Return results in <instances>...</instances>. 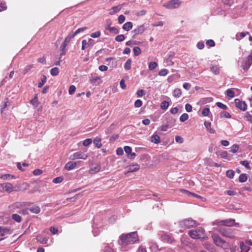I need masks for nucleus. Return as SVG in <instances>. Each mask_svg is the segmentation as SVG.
Instances as JSON below:
<instances>
[{"label": "nucleus", "instance_id": "f257e3e1", "mask_svg": "<svg viewBox=\"0 0 252 252\" xmlns=\"http://www.w3.org/2000/svg\"><path fill=\"white\" fill-rule=\"evenodd\" d=\"M238 223H235V220L227 219L222 220H216L212 222V225H218V226L214 227L220 234L226 238L230 239H234L235 238L236 230L231 228L222 227L221 226H231L233 225H238Z\"/></svg>", "mask_w": 252, "mask_h": 252}, {"label": "nucleus", "instance_id": "f03ea898", "mask_svg": "<svg viewBox=\"0 0 252 252\" xmlns=\"http://www.w3.org/2000/svg\"><path fill=\"white\" fill-rule=\"evenodd\" d=\"M139 242V237L136 231L122 234L119 236L118 244L126 246Z\"/></svg>", "mask_w": 252, "mask_h": 252}, {"label": "nucleus", "instance_id": "7ed1b4c3", "mask_svg": "<svg viewBox=\"0 0 252 252\" xmlns=\"http://www.w3.org/2000/svg\"><path fill=\"white\" fill-rule=\"evenodd\" d=\"M211 236L214 244L216 246L220 247L224 249H227L225 251V252H235V248H231L230 249H228L230 248V244L229 243L222 239L218 234L212 233Z\"/></svg>", "mask_w": 252, "mask_h": 252}, {"label": "nucleus", "instance_id": "20e7f679", "mask_svg": "<svg viewBox=\"0 0 252 252\" xmlns=\"http://www.w3.org/2000/svg\"><path fill=\"white\" fill-rule=\"evenodd\" d=\"M189 235L193 239H203L204 237V230L199 227L195 230H191L189 231Z\"/></svg>", "mask_w": 252, "mask_h": 252}, {"label": "nucleus", "instance_id": "39448f33", "mask_svg": "<svg viewBox=\"0 0 252 252\" xmlns=\"http://www.w3.org/2000/svg\"><path fill=\"white\" fill-rule=\"evenodd\" d=\"M180 226L184 228H190L197 226L198 222L191 218L185 219L179 222Z\"/></svg>", "mask_w": 252, "mask_h": 252}, {"label": "nucleus", "instance_id": "423d86ee", "mask_svg": "<svg viewBox=\"0 0 252 252\" xmlns=\"http://www.w3.org/2000/svg\"><path fill=\"white\" fill-rule=\"evenodd\" d=\"M181 4L180 0H170L163 4V6L167 9H175L179 7Z\"/></svg>", "mask_w": 252, "mask_h": 252}, {"label": "nucleus", "instance_id": "0eeeda50", "mask_svg": "<svg viewBox=\"0 0 252 252\" xmlns=\"http://www.w3.org/2000/svg\"><path fill=\"white\" fill-rule=\"evenodd\" d=\"M89 157L88 154H86L85 152L78 151L73 154L71 156V158L72 160L81 159L85 160Z\"/></svg>", "mask_w": 252, "mask_h": 252}, {"label": "nucleus", "instance_id": "6e6552de", "mask_svg": "<svg viewBox=\"0 0 252 252\" xmlns=\"http://www.w3.org/2000/svg\"><path fill=\"white\" fill-rule=\"evenodd\" d=\"M19 189H16L13 185L9 182L4 183V191L7 193H11L13 191H18Z\"/></svg>", "mask_w": 252, "mask_h": 252}, {"label": "nucleus", "instance_id": "1a4fd4ad", "mask_svg": "<svg viewBox=\"0 0 252 252\" xmlns=\"http://www.w3.org/2000/svg\"><path fill=\"white\" fill-rule=\"evenodd\" d=\"M235 105L237 108L243 111H246L247 110V105L244 101H242L237 98L235 99Z\"/></svg>", "mask_w": 252, "mask_h": 252}, {"label": "nucleus", "instance_id": "9d476101", "mask_svg": "<svg viewBox=\"0 0 252 252\" xmlns=\"http://www.w3.org/2000/svg\"><path fill=\"white\" fill-rule=\"evenodd\" d=\"M80 162V161H75V162L69 161L65 164V166H64V169L68 171L71 170L75 168V167L76 166V165L77 164L79 163Z\"/></svg>", "mask_w": 252, "mask_h": 252}, {"label": "nucleus", "instance_id": "9b49d317", "mask_svg": "<svg viewBox=\"0 0 252 252\" xmlns=\"http://www.w3.org/2000/svg\"><path fill=\"white\" fill-rule=\"evenodd\" d=\"M252 63H251L249 60L247 59H245L243 60L241 63V67L243 68V69L245 71H247L249 67L252 65Z\"/></svg>", "mask_w": 252, "mask_h": 252}, {"label": "nucleus", "instance_id": "f8f14e48", "mask_svg": "<svg viewBox=\"0 0 252 252\" xmlns=\"http://www.w3.org/2000/svg\"><path fill=\"white\" fill-rule=\"evenodd\" d=\"M101 169V167L99 164H93L90 167L89 173L94 174L98 172Z\"/></svg>", "mask_w": 252, "mask_h": 252}, {"label": "nucleus", "instance_id": "ddd939ff", "mask_svg": "<svg viewBox=\"0 0 252 252\" xmlns=\"http://www.w3.org/2000/svg\"><path fill=\"white\" fill-rule=\"evenodd\" d=\"M72 35H71L70 33L66 37L61 45L60 48H62L63 50V49H65L66 46L68 45L69 43L70 42L71 39L73 38Z\"/></svg>", "mask_w": 252, "mask_h": 252}, {"label": "nucleus", "instance_id": "4468645a", "mask_svg": "<svg viewBox=\"0 0 252 252\" xmlns=\"http://www.w3.org/2000/svg\"><path fill=\"white\" fill-rule=\"evenodd\" d=\"M140 168L139 165L137 164H132L127 167V173L134 172L138 171Z\"/></svg>", "mask_w": 252, "mask_h": 252}, {"label": "nucleus", "instance_id": "2eb2a0df", "mask_svg": "<svg viewBox=\"0 0 252 252\" xmlns=\"http://www.w3.org/2000/svg\"><path fill=\"white\" fill-rule=\"evenodd\" d=\"M123 5V4L118 5L117 6L113 7L109 10V14L110 15L116 14L118 11H119L121 10Z\"/></svg>", "mask_w": 252, "mask_h": 252}, {"label": "nucleus", "instance_id": "dca6fc26", "mask_svg": "<svg viewBox=\"0 0 252 252\" xmlns=\"http://www.w3.org/2000/svg\"><path fill=\"white\" fill-rule=\"evenodd\" d=\"M28 210L32 213L37 214L40 212L41 209L38 206L33 205L28 208Z\"/></svg>", "mask_w": 252, "mask_h": 252}, {"label": "nucleus", "instance_id": "f3484780", "mask_svg": "<svg viewBox=\"0 0 252 252\" xmlns=\"http://www.w3.org/2000/svg\"><path fill=\"white\" fill-rule=\"evenodd\" d=\"M159 235H160L161 236V238L162 240L166 241L168 243L172 242L173 239L169 235H168L166 234H165L163 232L159 233Z\"/></svg>", "mask_w": 252, "mask_h": 252}, {"label": "nucleus", "instance_id": "a211bd4d", "mask_svg": "<svg viewBox=\"0 0 252 252\" xmlns=\"http://www.w3.org/2000/svg\"><path fill=\"white\" fill-rule=\"evenodd\" d=\"M151 142L155 144H158L160 142V138L159 136L155 132L151 136Z\"/></svg>", "mask_w": 252, "mask_h": 252}, {"label": "nucleus", "instance_id": "6ab92c4d", "mask_svg": "<svg viewBox=\"0 0 252 252\" xmlns=\"http://www.w3.org/2000/svg\"><path fill=\"white\" fill-rule=\"evenodd\" d=\"M10 230L9 228L5 226H0V235L4 236L6 234L10 233Z\"/></svg>", "mask_w": 252, "mask_h": 252}, {"label": "nucleus", "instance_id": "aec40b11", "mask_svg": "<svg viewBox=\"0 0 252 252\" xmlns=\"http://www.w3.org/2000/svg\"><path fill=\"white\" fill-rule=\"evenodd\" d=\"M240 247L241 252H248L250 251V247L243 242L240 243Z\"/></svg>", "mask_w": 252, "mask_h": 252}, {"label": "nucleus", "instance_id": "412c9836", "mask_svg": "<svg viewBox=\"0 0 252 252\" xmlns=\"http://www.w3.org/2000/svg\"><path fill=\"white\" fill-rule=\"evenodd\" d=\"M210 70L215 75H218L220 73V68L217 65H211Z\"/></svg>", "mask_w": 252, "mask_h": 252}, {"label": "nucleus", "instance_id": "4be33fe9", "mask_svg": "<svg viewBox=\"0 0 252 252\" xmlns=\"http://www.w3.org/2000/svg\"><path fill=\"white\" fill-rule=\"evenodd\" d=\"M101 139L98 137H96L94 140V143L96 147L100 148L102 146Z\"/></svg>", "mask_w": 252, "mask_h": 252}, {"label": "nucleus", "instance_id": "5701e85b", "mask_svg": "<svg viewBox=\"0 0 252 252\" xmlns=\"http://www.w3.org/2000/svg\"><path fill=\"white\" fill-rule=\"evenodd\" d=\"M36 239L37 241L39 242L41 244H45L47 242V239L46 237L43 236L42 235H38L36 237Z\"/></svg>", "mask_w": 252, "mask_h": 252}, {"label": "nucleus", "instance_id": "b1692460", "mask_svg": "<svg viewBox=\"0 0 252 252\" xmlns=\"http://www.w3.org/2000/svg\"><path fill=\"white\" fill-rule=\"evenodd\" d=\"M93 233L94 234V236H96L97 235V233L95 234V227H96V228L100 227V225L98 224L97 223V216L95 218H94V225L93 226Z\"/></svg>", "mask_w": 252, "mask_h": 252}, {"label": "nucleus", "instance_id": "393cba45", "mask_svg": "<svg viewBox=\"0 0 252 252\" xmlns=\"http://www.w3.org/2000/svg\"><path fill=\"white\" fill-rule=\"evenodd\" d=\"M105 28L106 30H108L110 32L114 33L116 34L119 32V31L117 28L114 27H110V25L109 24L106 25L105 26Z\"/></svg>", "mask_w": 252, "mask_h": 252}, {"label": "nucleus", "instance_id": "a878e982", "mask_svg": "<svg viewBox=\"0 0 252 252\" xmlns=\"http://www.w3.org/2000/svg\"><path fill=\"white\" fill-rule=\"evenodd\" d=\"M204 126L210 133H215V130L214 129L211 128V124L210 122H205Z\"/></svg>", "mask_w": 252, "mask_h": 252}, {"label": "nucleus", "instance_id": "bb28decb", "mask_svg": "<svg viewBox=\"0 0 252 252\" xmlns=\"http://www.w3.org/2000/svg\"><path fill=\"white\" fill-rule=\"evenodd\" d=\"M132 28V24L130 22H128L126 23L123 26V29L126 31H128L130 30H131Z\"/></svg>", "mask_w": 252, "mask_h": 252}, {"label": "nucleus", "instance_id": "cd10ccee", "mask_svg": "<svg viewBox=\"0 0 252 252\" xmlns=\"http://www.w3.org/2000/svg\"><path fill=\"white\" fill-rule=\"evenodd\" d=\"M240 163L243 166H244L247 169H251V167L250 165V162L247 160H241Z\"/></svg>", "mask_w": 252, "mask_h": 252}, {"label": "nucleus", "instance_id": "c85d7f7f", "mask_svg": "<svg viewBox=\"0 0 252 252\" xmlns=\"http://www.w3.org/2000/svg\"><path fill=\"white\" fill-rule=\"evenodd\" d=\"M182 94V91L180 89H176L174 90L173 95L175 97H179Z\"/></svg>", "mask_w": 252, "mask_h": 252}, {"label": "nucleus", "instance_id": "c756f323", "mask_svg": "<svg viewBox=\"0 0 252 252\" xmlns=\"http://www.w3.org/2000/svg\"><path fill=\"white\" fill-rule=\"evenodd\" d=\"M12 219L17 222H20L22 220V218L18 214H14L11 216Z\"/></svg>", "mask_w": 252, "mask_h": 252}, {"label": "nucleus", "instance_id": "7c9ffc66", "mask_svg": "<svg viewBox=\"0 0 252 252\" xmlns=\"http://www.w3.org/2000/svg\"><path fill=\"white\" fill-rule=\"evenodd\" d=\"M169 106V102L166 101H162L160 104V108L162 110H166Z\"/></svg>", "mask_w": 252, "mask_h": 252}, {"label": "nucleus", "instance_id": "2f4dec72", "mask_svg": "<svg viewBox=\"0 0 252 252\" xmlns=\"http://www.w3.org/2000/svg\"><path fill=\"white\" fill-rule=\"evenodd\" d=\"M248 179V177L246 174H242L239 176V181L241 183L246 182Z\"/></svg>", "mask_w": 252, "mask_h": 252}, {"label": "nucleus", "instance_id": "473e14b6", "mask_svg": "<svg viewBox=\"0 0 252 252\" xmlns=\"http://www.w3.org/2000/svg\"><path fill=\"white\" fill-rule=\"evenodd\" d=\"M87 29L86 27H83L81 28H79L77 29L74 32H70V34L72 35L73 37H74L78 33L85 31Z\"/></svg>", "mask_w": 252, "mask_h": 252}, {"label": "nucleus", "instance_id": "72a5a7b5", "mask_svg": "<svg viewBox=\"0 0 252 252\" xmlns=\"http://www.w3.org/2000/svg\"><path fill=\"white\" fill-rule=\"evenodd\" d=\"M46 77L45 75H42L41 78V81L38 84V87L39 88H41L46 82Z\"/></svg>", "mask_w": 252, "mask_h": 252}, {"label": "nucleus", "instance_id": "f704fd0d", "mask_svg": "<svg viewBox=\"0 0 252 252\" xmlns=\"http://www.w3.org/2000/svg\"><path fill=\"white\" fill-rule=\"evenodd\" d=\"M10 178L14 179L15 177L14 176L9 174L1 175L0 176V178L3 180H8Z\"/></svg>", "mask_w": 252, "mask_h": 252}, {"label": "nucleus", "instance_id": "c9c22d12", "mask_svg": "<svg viewBox=\"0 0 252 252\" xmlns=\"http://www.w3.org/2000/svg\"><path fill=\"white\" fill-rule=\"evenodd\" d=\"M158 66V63L155 62H151L149 63V69L150 70L155 69Z\"/></svg>", "mask_w": 252, "mask_h": 252}, {"label": "nucleus", "instance_id": "e433bc0d", "mask_svg": "<svg viewBox=\"0 0 252 252\" xmlns=\"http://www.w3.org/2000/svg\"><path fill=\"white\" fill-rule=\"evenodd\" d=\"M59 72V68L57 67L52 68L50 70V73L52 76H57Z\"/></svg>", "mask_w": 252, "mask_h": 252}, {"label": "nucleus", "instance_id": "4c0bfd02", "mask_svg": "<svg viewBox=\"0 0 252 252\" xmlns=\"http://www.w3.org/2000/svg\"><path fill=\"white\" fill-rule=\"evenodd\" d=\"M221 1L224 5L231 6L234 3V0H221Z\"/></svg>", "mask_w": 252, "mask_h": 252}, {"label": "nucleus", "instance_id": "58836bf2", "mask_svg": "<svg viewBox=\"0 0 252 252\" xmlns=\"http://www.w3.org/2000/svg\"><path fill=\"white\" fill-rule=\"evenodd\" d=\"M131 60L130 59L127 60L125 63L124 67L126 70H129L131 68Z\"/></svg>", "mask_w": 252, "mask_h": 252}, {"label": "nucleus", "instance_id": "ea45409f", "mask_svg": "<svg viewBox=\"0 0 252 252\" xmlns=\"http://www.w3.org/2000/svg\"><path fill=\"white\" fill-rule=\"evenodd\" d=\"M226 94L228 97L231 98L234 97L235 96V93L234 91L230 89L226 90Z\"/></svg>", "mask_w": 252, "mask_h": 252}, {"label": "nucleus", "instance_id": "a19ab883", "mask_svg": "<svg viewBox=\"0 0 252 252\" xmlns=\"http://www.w3.org/2000/svg\"><path fill=\"white\" fill-rule=\"evenodd\" d=\"M133 51L134 55L135 56H139L141 53V49L138 47H134V48L133 49Z\"/></svg>", "mask_w": 252, "mask_h": 252}, {"label": "nucleus", "instance_id": "79ce46f5", "mask_svg": "<svg viewBox=\"0 0 252 252\" xmlns=\"http://www.w3.org/2000/svg\"><path fill=\"white\" fill-rule=\"evenodd\" d=\"M220 118H230L231 115L230 114L226 112V111H222L220 114Z\"/></svg>", "mask_w": 252, "mask_h": 252}, {"label": "nucleus", "instance_id": "37998d69", "mask_svg": "<svg viewBox=\"0 0 252 252\" xmlns=\"http://www.w3.org/2000/svg\"><path fill=\"white\" fill-rule=\"evenodd\" d=\"M189 119L188 114L187 113L183 114L180 117V121L182 122H184Z\"/></svg>", "mask_w": 252, "mask_h": 252}, {"label": "nucleus", "instance_id": "c03bdc74", "mask_svg": "<svg viewBox=\"0 0 252 252\" xmlns=\"http://www.w3.org/2000/svg\"><path fill=\"white\" fill-rule=\"evenodd\" d=\"M174 64V62L170 59H166L164 61V66H171Z\"/></svg>", "mask_w": 252, "mask_h": 252}, {"label": "nucleus", "instance_id": "a18cd8bd", "mask_svg": "<svg viewBox=\"0 0 252 252\" xmlns=\"http://www.w3.org/2000/svg\"><path fill=\"white\" fill-rule=\"evenodd\" d=\"M168 72L169 71L167 69H162L159 71L158 75L161 76H165Z\"/></svg>", "mask_w": 252, "mask_h": 252}, {"label": "nucleus", "instance_id": "49530a36", "mask_svg": "<svg viewBox=\"0 0 252 252\" xmlns=\"http://www.w3.org/2000/svg\"><path fill=\"white\" fill-rule=\"evenodd\" d=\"M20 205L19 203L17 202L9 206V208L11 211H14V209L19 208Z\"/></svg>", "mask_w": 252, "mask_h": 252}, {"label": "nucleus", "instance_id": "de8ad7c7", "mask_svg": "<svg viewBox=\"0 0 252 252\" xmlns=\"http://www.w3.org/2000/svg\"><path fill=\"white\" fill-rule=\"evenodd\" d=\"M125 39V37L124 34H120L117 35L115 37V40L118 42H122Z\"/></svg>", "mask_w": 252, "mask_h": 252}, {"label": "nucleus", "instance_id": "09e8293b", "mask_svg": "<svg viewBox=\"0 0 252 252\" xmlns=\"http://www.w3.org/2000/svg\"><path fill=\"white\" fill-rule=\"evenodd\" d=\"M216 105L219 108L223 109V110H226L227 109V106L222 103L221 102H218L216 103Z\"/></svg>", "mask_w": 252, "mask_h": 252}, {"label": "nucleus", "instance_id": "8fccbe9b", "mask_svg": "<svg viewBox=\"0 0 252 252\" xmlns=\"http://www.w3.org/2000/svg\"><path fill=\"white\" fill-rule=\"evenodd\" d=\"M226 175L228 178L232 179L234 176V172L231 170H228L226 172Z\"/></svg>", "mask_w": 252, "mask_h": 252}, {"label": "nucleus", "instance_id": "3c124183", "mask_svg": "<svg viewBox=\"0 0 252 252\" xmlns=\"http://www.w3.org/2000/svg\"><path fill=\"white\" fill-rule=\"evenodd\" d=\"M92 143V140L91 138H88L84 140L83 141V145L85 146H88L91 144Z\"/></svg>", "mask_w": 252, "mask_h": 252}, {"label": "nucleus", "instance_id": "603ef678", "mask_svg": "<svg viewBox=\"0 0 252 252\" xmlns=\"http://www.w3.org/2000/svg\"><path fill=\"white\" fill-rule=\"evenodd\" d=\"M238 149L239 146L237 145L234 144L231 147L230 152L235 153L238 151Z\"/></svg>", "mask_w": 252, "mask_h": 252}, {"label": "nucleus", "instance_id": "864d4df0", "mask_svg": "<svg viewBox=\"0 0 252 252\" xmlns=\"http://www.w3.org/2000/svg\"><path fill=\"white\" fill-rule=\"evenodd\" d=\"M101 35V32L99 31H97L94 32H93L91 34L90 36L92 38H97L99 37Z\"/></svg>", "mask_w": 252, "mask_h": 252}, {"label": "nucleus", "instance_id": "5fc2aeb1", "mask_svg": "<svg viewBox=\"0 0 252 252\" xmlns=\"http://www.w3.org/2000/svg\"><path fill=\"white\" fill-rule=\"evenodd\" d=\"M210 113V109L208 108H205L202 111V114L203 116L206 117L208 116Z\"/></svg>", "mask_w": 252, "mask_h": 252}, {"label": "nucleus", "instance_id": "6e6d98bb", "mask_svg": "<svg viewBox=\"0 0 252 252\" xmlns=\"http://www.w3.org/2000/svg\"><path fill=\"white\" fill-rule=\"evenodd\" d=\"M104 252H116V250L109 246H106L104 249Z\"/></svg>", "mask_w": 252, "mask_h": 252}, {"label": "nucleus", "instance_id": "4d7b16f0", "mask_svg": "<svg viewBox=\"0 0 252 252\" xmlns=\"http://www.w3.org/2000/svg\"><path fill=\"white\" fill-rule=\"evenodd\" d=\"M206 45L209 47H214L215 43L213 40L209 39L206 41Z\"/></svg>", "mask_w": 252, "mask_h": 252}, {"label": "nucleus", "instance_id": "13d9d810", "mask_svg": "<svg viewBox=\"0 0 252 252\" xmlns=\"http://www.w3.org/2000/svg\"><path fill=\"white\" fill-rule=\"evenodd\" d=\"M31 103L32 104L34 107H37L38 106V98L37 96L34 97L32 100H31Z\"/></svg>", "mask_w": 252, "mask_h": 252}, {"label": "nucleus", "instance_id": "bf43d9fd", "mask_svg": "<svg viewBox=\"0 0 252 252\" xmlns=\"http://www.w3.org/2000/svg\"><path fill=\"white\" fill-rule=\"evenodd\" d=\"M76 90V87L74 85H71L69 87V90H68V93L69 94H72L74 93Z\"/></svg>", "mask_w": 252, "mask_h": 252}, {"label": "nucleus", "instance_id": "052dcab7", "mask_svg": "<svg viewBox=\"0 0 252 252\" xmlns=\"http://www.w3.org/2000/svg\"><path fill=\"white\" fill-rule=\"evenodd\" d=\"M33 67L32 64H30L26 66L24 69L23 73L24 74H26L29 70H30Z\"/></svg>", "mask_w": 252, "mask_h": 252}, {"label": "nucleus", "instance_id": "680f3d73", "mask_svg": "<svg viewBox=\"0 0 252 252\" xmlns=\"http://www.w3.org/2000/svg\"><path fill=\"white\" fill-rule=\"evenodd\" d=\"M63 180V178L62 177H57L56 178H54L53 180V183L55 184L57 183H61Z\"/></svg>", "mask_w": 252, "mask_h": 252}, {"label": "nucleus", "instance_id": "e2e57ef3", "mask_svg": "<svg viewBox=\"0 0 252 252\" xmlns=\"http://www.w3.org/2000/svg\"><path fill=\"white\" fill-rule=\"evenodd\" d=\"M142 105V101L140 99L136 100L134 102V106L135 107H140Z\"/></svg>", "mask_w": 252, "mask_h": 252}, {"label": "nucleus", "instance_id": "0e129e2a", "mask_svg": "<svg viewBox=\"0 0 252 252\" xmlns=\"http://www.w3.org/2000/svg\"><path fill=\"white\" fill-rule=\"evenodd\" d=\"M192 106L189 104V103H187L186 105H185V109L188 112H190L192 111Z\"/></svg>", "mask_w": 252, "mask_h": 252}, {"label": "nucleus", "instance_id": "69168bd1", "mask_svg": "<svg viewBox=\"0 0 252 252\" xmlns=\"http://www.w3.org/2000/svg\"><path fill=\"white\" fill-rule=\"evenodd\" d=\"M7 8V6L6 4L4 2H0V12L4 10H5Z\"/></svg>", "mask_w": 252, "mask_h": 252}, {"label": "nucleus", "instance_id": "338daca9", "mask_svg": "<svg viewBox=\"0 0 252 252\" xmlns=\"http://www.w3.org/2000/svg\"><path fill=\"white\" fill-rule=\"evenodd\" d=\"M124 149L125 152L127 155H129L132 151L131 148L129 146H125L124 148Z\"/></svg>", "mask_w": 252, "mask_h": 252}, {"label": "nucleus", "instance_id": "774afa93", "mask_svg": "<svg viewBox=\"0 0 252 252\" xmlns=\"http://www.w3.org/2000/svg\"><path fill=\"white\" fill-rule=\"evenodd\" d=\"M197 47L198 49L201 50L203 49L204 47V44L203 41H199L197 44Z\"/></svg>", "mask_w": 252, "mask_h": 252}]
</instances>
